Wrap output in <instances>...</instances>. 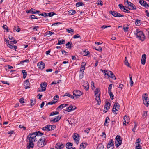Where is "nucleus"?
I'll return each mask as SVG.
<instances>
[{"label": "nucleus", "instance_id": "nucleus-1", "mask_svg": "<svg viewBox=\"0 0 149 149\" xmlns=\"http://www.w3.org/2000/svg\"><path fill=\"white\" fill-rule=\"evenodd\" d=\"M43 134L39 132L29 134L27 136V139L29 142H34L36 141V136L37 135L42 136Z\"/></svg>", "mask_w": 149, "mask_h": 149}, {"label": "nucleus", "instance_id": "nucleus-2", "mask_svg": "<svg viewBox=\"0 0 149 149\" xmlns=\"http://www.w3.org/2000/svg\"><path fill=\"white\" fill-rule=\"evenodd\" d=\"M134 35L136 37L142 41H143L145 38V36L143 33L139 29H137L134 31Z\"/></svg>", "mask_w": 149, "mask_h": 149}, {"label": "nucleus", "instance_id": "nucleus-3", "mask_svg": "<svg viewBox=\"0 0 149 149\" xmlns=\"http://www.w3.org/2000/svg\"><path fill=\"white\" fill-rule=\"evenodd\" d=\"M94 92L95 99L97 102V104L99 105L101 103L100 97L101 94L100 90L97 88L95 90Z\"/></svg>", "mask_w": 149, "mask_h": 149}, {"label": "nucleus", "instance_id": "nucleus-4", "mask_svg": "<svg viewBox=\"0 0 149 149\" xmlns=\"http://www.w3.org/2000/svg\"><path fill=\"white\" fill-rule=\"evenodd\" d=\"M47 140L45 137H42L38 140V146L40 148L44 146L47 143Z\"/></svg>", "mask_w": 149, "mask_h": 149}, {"label": "nucleus", "instance_id": "nucleus-5", "mask_svg": "<svg viewBox=\"0 0 149 149\" xmlns=\"http://www.w3.org/2000/svg\"><path fill=\"white\" fill-rule=\"evenodd\" d=\"M142 97L143 104L146 106L148 107L149 105V101L148 95L146 93L143 94Z\"/></svg>", "mask_w": 149, "mask_h": 149}, {"label": "nucleus", "instance_id": "nucleus-6", "mask_svg": "<svg viewBox=\"0 0 149 149\" xmlns=\"http://www.w3.org/2000/svg\"><path fill=\"white\" fill-rule=\"evenodd\" d=\"M115 139V146L116 147H118L122 144V139L120 136L118 135L116 136Z\"/></svg>", "mask_w": 149, "mask_h": 149}, {"label": "nucleus", "instance_id": "nucleus-7", "mask_svg": "<svg viewBox=\"0 0 149 149\" xmlns=\"http://www.w3.org/2000/svg\"><path fill=\"white\" fill-rule=\"evenodd\" d=\"M54 126L47 125L43 127L42 129L44 131H49L53 130L54 129Z\"/></svg>", "mask_w": 149, "mask_h": 149}, {"label": "nucleus", "instance_id": "nucleus-8", "mask_svg": "<svg viewBox=\"0 0 149 149\" xmlns=\"http://www.w3.org/2000/svg\"><path fill=\"white\" fill-rule=\"evenodd\" d=\"M47 85V83L45 82L42 83L40 84L41 89H38V91L39 92L45 91L46 89V87Z\"/></svg>", "mask_w": 149, "mask_h": 149}, {"label": "nucleus", "instance_id": "nucleus-9", "mask_svg": "<svg viewBox=\"0 0 149 149\" xmlns=\"http://www.w3.org/2000/svg\"><path fill=\"white\" fill-rule=\"evenodd\" d=\"M130 121V119L129 117L127 116L126 115H125L123 119V122L124 125H126Z\"/></svg>", "mask_w": 149, "mask_h": 149}, {"label": "nucleus", "instance_id": "nucleus-10", "mask_svg": "<svg viewBox=\"0 0 149 149\" xmlns=\"http://www.w3.org/2000/svg\"><path fill=\"white\" fill-rule=\"evenodd\" d=\"M7 45L8 47L11 49H15V51H16V49H17V46H14L12 43V41H9L8 43L7 44Z\"/></svg>", "mask_w": 149, "mask_h": 149}, {"label": "nucleus", "instance_id": "nucleus-11", "mask_svg": "<svg viewBox=\"0 0 149 149\" xmlns=\"http://www.w3.org/2000/svg\"><path fill=\"white\" fill-rule=\"evenodd\" d=\"M113 141L111 139L110 140L107 146L108 149H113L114 147Z\"/></svg>", "mask_w": 149, "mask_h": 149}, {"label": "nucleus", "instance_id": "nucleus-12", "mask_svg": "<svg viewBox=\"0 0 149 149\" xmlns=\"http://www.w3.org/2000/svg\"><path fill=\"white\" fill-rule=\"evenodd\" d=\"M73 94L77 98H78L82 94V93L79 90H76L74 91L73 92Z\"/></svg>", "mask_w": 149, "mask_h": 149}, {"label": "nucleus", "instance_id": "nucleus-13", "mask_svg": "<svg viewBox=\"0 0 149 149\" xmlns=\"http://www.w3.org/2000/svg\"><path fill=\"white\" fill-rule=\"evenodd\" d=\"M110 13L115 17H120L123 16L121 15L120 13L115 11H111L110 12Z\"/></svg>", "mask_w": 149, "mask_h": 149}, {"label": "nucleus", "instance_id": "nucleus-14", "mask_svg": "<svg viewBox=\"0 0 149 149\" xmlns=\"http://www.w3.org/2000/svg\"><path fill=\"white\" fill-rule=\"evenodd\" d=\"M76 109V107L75 106H74L72 105H70L66 108V111L68 112H70L75 110Z\"/></svg>", "mask_w": 149, "mask_h": 149}, {"label": "nucleus", "instance_id": "nucleus-15", "mask_svg": "<svg viewBox=\"0 0 149 149\" xmlns=\"http://www.w3.org/2000/svg\"><path fill=\"white\" fill-rule=\"evenodd\" d=\"M64 146V144L61 143H57L55 147L57 149H62Z\"/></svg>", "mask_w": 149, "mask_h": 149}, {"label": "nucleus", "instance_id": "nucleus-16", "mask_svg": "<svg viewBox=\"0 0 149 149\" xmlns=\"http://www.w3.org/2000/svg\"><path fill=\"white\" fill-rule=\"evenodd\" d=\"M73 137L77 144H78L79 140V135L77 133H75L73 135Z\"/></svg>", "mask_w": 149, "mask_h": 149}, {"label": "nucleus", "instance_id": "nucleus-17", "mask_svg": "<svg viewBox=\"0 0 149 149\" xmlns=\"http://www.w3.org/2000/svg\"><path fill=\"white\" fill-rule=\"evenodd\" d=\"M120 107V105L118 103H115L114 104L113 108V111L114 112L118 111Z\"/></svg>", "mask_w": 149, "mask_h": 149}, {"label": "nucleus", "instance_id": "nucleus-18", "mask_svg": "<svg viewBox=\"0 0 149 149\" xmlns=\"http://www.w3.org/2000/svg\"><path fill=\"white\" fill-rule=\"evenodd\" d=\"M37 66L38 68L42 70L45 67V64L42 61H41L38 63Z\"/></svg>", "mask_w": 149, "mask_h": 149}, {"label": "nucleus", "instance_id": "nucleus-19", "mask_svg": "<svg viewBox=\"0 0 149 149\" xmlns=\"http://www.w3.org/2000/svg\"><path fill=\"white\" fill-rule=\"evenodd\" d=\"M82 84H83V86L84 87V89L86 90H88L89 88V84L86 81H83Z\"/></svg>", "mask_w": 149, "mask_h": 149}, {"label": "nucleus", "instance_id": "nucleus-20", "mask_svg": "<svg viewBox=\"0 0 149 149\" xmlns=\"http://www.w3.org/2000/svg\"><path fill=\"white\" fill-rule=\"evenodd\" d=\"M110 104L109 102L107 103L104 105L103 112L105 113L110 108Z\"/></svg>", "mask_w": 149, "mask_h": 149}, {"label": "nucleus", "instance_id": "nucleus-21", "mask_svg": "<svg viewBox=\"0 0 149 149\" xmlns=\"http://www.w3.org/2000/svg\"><path fill=\"white\" fill-rule=\"evenodd\" d=\"M40 12V11L36 10L33 8H31L30 10L26 11V13H32V14H37Z\"/></svg>", "mask_w": 149, "mask_h": 149}, {"label": "nucleus", "instance_id": "nucleus-22", "mask_svg": "<svg viewBox=\"0 0 149 149\" xmlns=\"http://www.w3.org/2000/svg\"><path fill=\"white\" fill-rule=\"evenodd\" d=\"M86 63L85 62H83L82 63L81 65V68H80V72H84L85 69V66L86 65Z\"/></svg>", "mask_w": 149, "mask_h": 149}, {"label": "nucleus", "instance_id": "nucleus-23", "mask_svg": "<svg viewBox=\"0 0 149 149\" xmlns=\"http://www.w3.org/2000/svg\"><path fill=\"white\" fill-rule=\"evenodd\" d=\"M146 55L144 54L142 56L141 60V63L143 65H144L145 64L146 61Z\"/></svg>", "mask_w": 149, "mask_h": 149}, {"label": "nucleus", "instance_id": "nucleus-24", "mask_svg": "<svg viewBox=\"0 0 149 149\" xmlns=\"http://www.w3.org/2000/svg\"><path fill=\"white\" fill-rule=\"evenodd\" d=\"M61 117L59 116L54 117L51 119V121L54 122H57L60 120Z\"/></svg>", "mask_w": 149, "mask_h": 149}, {"label": "nucleus", "instance_id": "nucleus-25", "mask_svg": "<svg viewBox=\"0 0 149 149\" xmlns=\"http://www.w3.org/2000/svg\"><path fill=\"white\" fill-rule=\"evenodd\" d=\"M139 3L142 6L146 8H148L149 6L147 3L145 1L143 0H140L139 1Z\"/></svg>", "mask_w": 149, "mask_h": 149}, {"label": "nucleus", "instance_id": "nucleus-26", "mask_svg": "<svg viewBox=\"0 0 149 149\" xmlns=\"http://www.w3.org/2000/svg\"><path fill=\"white\" fill-rule=\"evenodd\" d=\"M24 86L25 88L26 89L30 88L29 82L28 80H27L24 81Z\"/></svg>", "mask_w": 149, "mask_h": 149}, {"label": "nucleus", "instance_id": "nucleus-27", "mask_svg": "<svg viewBox=\"0 0 149 149\" xmlns=\"http://www.w3.org/2000/svg\"><path fill=\"white\" fill-rule=\"evenodd\" d=\"M103 72L104 73V75H107L109 77H110L111 74L112 73V72L109 70H102Z\"/></svg>", "mask_w": 149, "mask_h": 149}, {"label": "nucleus", "instance_id": "nucleus-28", "mask_svg": "<svg viewBox=\"0 0 149 149\" xmlns=\"http://www.w3.org/2000/svg\"><path fill=\"white\" fill-rule=\"evenodd\" d=\"M130 26L128 24H126L123 26V29L124 32H127L128 31Z\"/></svg>", "mask_w": 149, "mask_h": 149}, {"label": "nucleus", "instance_id": "nucleus-29", "mask_svg": "<svg viewBox=\"0 0 149 149\" xmlns=\"http://www.w3.org/2000/svg\"><path fill=\"white\" fill-rule=\"evenodd\" d=\"M127 4L131 7L130 8L131 10H135L136 9V6L132 3L130 2H127Z\"/></svg>", "mask_w": 149, "mask_h": 149}, {"label": "nucleus", "instance_id": "nucleus-30", "mask_svg": "<svg viewBox=\"0 0 149 149\" xmlns=\"http://www.w3.org/2000/svg\"><path fill=\"white\" fill-rule=\"evenodd\" d=\"M72 143H68L66 144V146L67 149H72L73 148H75L74 147L72 148Z\"/></svg>", "mask_w": 149, "mask_h": 149}, {"label": "nucleus", "instance_id": "nucleus-31", "mask_svg": "<svg viewBox=\"0 0 149 149\" xmlns=\"http://www.w3.org/2000/svg\"><path fill=\"white\" fill-rule=\"evenodd\" d=\"M67 106V104H61L56 109L58 110H61L63 108L66 107Z\"/></svg>", "mask_w": 149, "mask_h": 149}, {"label": "nucleus", "instance_id": "nucleus-32", "mask_svg": "<svg viewBox=\"0 0 149 149\" xmlns=\"http://www.w3.org/2000/svg\"><path fill=\"white\" fill-rule=\"evenodd\" d=\"M87 145L86 143H83L80 145L79 149H84Z\"/></svg>", "mask_w": 149, "mask_h": 149}, {"label": "nucleus", "instance_id": "nucleus-33", "mask_svg": "<svg viewBox=\"0 0 149 149\" xmlns=\"http://www.w3.org/2000/svg\"><path fill=\"white\" fill-rule=\"evenodd\" d=\"M142 23L141 21L138 19H136L135 22V24L137 26H140Z\"/></svg>", "mask_w": 149, "mask_h": 149}, {"label": "nucleus", "instance_id": "nucleus-34", "mask_svg": "<svg viewBox=\"0 0 149 149\" xmlns=\"http://www.w3.org/2000/svg\"><path fill=\"white\" fill-rule=\"evenodd\" d=\"M68 14L70 15H72L76 13V11L74 10H70L68 11Z\"/></svg>", "mask_w": 149, "mask_h": 149}, {"label": "nucleus", "instance_id": "nucleus-35", "mask_svg": "<svg viewBox=\"0 0 149 149\" xmlns=\"http://www.w3.org/2000/svg\"><path fill=\"white\" fill-rule=\"evenodd\" d=\"M36 103V100L35 98H32L31 99V105H34Z\"/></svg>", "mask_w": 149, "mask_h": 149}, {"label": "nucleus", "instance_id": "nucleus-36", "mask_svg": "<svg viewBox=\"0 0 149 149\" xmlns=\"http://www.w3.org/2000/svg\"><path fill=\"white\" fill-rule=\"evenodd\" d=\"M110 121V119L109 117H107L106 118L104 122V125L107 126L108 125V123Z\"/></svg>", "mask_w": 149, "mask_h": 149}, {"label": "nucleus", "instance_id": "nucleus-37", "mask_svg": "<svg viewBox=\"0 0 149 149\" xmlns=\"http://www.w3.org/2000/svg\"><path fill=\"white\" fill-rule=\"evenodd\" d=\"M89 54V52L87 50H85L83 52L82 54L84 56H87Z\"/></svg>", "mask_w": 149, "mask_h": 149}, {"label": "nucleus", "instance_id": "nucleus-38", "mask_svg": "<svg viewBox=\"0 0 149 149\" xmlns=\"http://www.w3.org/2000/svg\"><path fill=\"white\" fill-rule=\"evenodd\" d=\"M124 63L125 65L127 66L128 67H129V64L127 58V57H125V58Z\"/></svg>", "mask_w": 149, "mask_h": 149}, {"label": "nucleus", "instance_id": "nucleus-39", "mask_svg": "<svg viewBox=\"0 0 149 149\" xmlns=\"http://www.w3.org/2000/svg\"><path fill=\"white\" fill-rule=\"evenodd\" d=\"M130 77V85L131 86H133V82L132 79V77L130 75H129Z\"/></svg>", "mask_w": 149, "mask_h": 149}, {"label": "nucleus", "instance_id": "nucleus-40", "mask_svg": "<svg viewBox=\"0 0 149 149\" xmlns=\"http://www.w3.org/2000/svg\"><path fill=\"white\" fill-rule=\"evenodd\" d=\"M22 72L23 74V78L24 79L26 78V77L27 76V72H26V71L25 70H22Z\"/></svg>", "mask_w": 149, "mask_h": 149}, {"label": "nucleus", "instance_id": "nucleus-41", "mask_svg": "<svg viewBox=\"0 0 149 149\" xmlns=\"http://www.w3.org/2000/svg\"><path fill=\"white\" fill-rule=\"evenodd\" d=\"M33 142H29V143L27 145V148H33L34 147Z\"/></svg>", "mask_w": 149, "mask_h": 149}, {"label": "nucleus", "instance_id": "nucleus-42", "mask_svg": "<svg viewBox=\"0 0 149 149\" xmlns=\"http://www.w3.org/2000/svg\"><path fill=\"white\" fill-rule=\"evenodd\" d=\"M97 149H104V148L102 144H100L97 146Z\"/></svg>", "mask_w": 149, "mask_h": 149}, {"label": "nucleus", "instance_id": "nucleus-43", "mask_svg": "<svg viewBox=\"0 0 149 149\" xmlns=\"http://www.w3.org/2000/svg\"><path fill=\"white\" fill-rule=\"evenodd\" d=\"M47 16H48L49 17H51L55 15V13L53 12H51L49 13H47Z\"/></svg>", "mask_w": 149, "mask_h": 149}, {"label": "nucleus", "instance_id": "nucleus-44", "mask_svg": "<svg viewBox=\"0 0 149 149\" xmlns=\"http://www.w3.org/2000/svg\"><path fill=\"white\" fill-rule=\"evenodd\" d=\"M109 95L110 96V98L112 100H113L114 97L113 94L111 92L108 93Z\"/></svg>", "mask_w": 149, "mask_h": 149}, {"label": "nucleus", "instance_id": "nucleus-45", "mask_svg": "<svg viewBox=\"0 0 149 149\" xmlns=\"http://www.w3.org/2000/svg\"><path fill=\"white\" fill-rule=\"evenodd\" d=\"M59 114V112H58L57 111H55L52 112L50 115V116H53L55 115H56Z\"/></svg>", "mask_w": 149, "mask_h": 149}, {"label": "nucleus", "instance_id": "nucleus-46", "mask_svg": "<svg viewBox=\"0 0 149 149\" xmlns=\"http://www.w3.org/2000/svg\"><path fill=\"white\" fill-rule=\"evenodd\" d=\"M65 43V40H59L58 41V43L57 44V45H60L61 44H64Z\"/></svg>", "mask_w": 149, "mask_h": 149}, {"label": "nucleus", "instance_id": "nucleus-47", "mask_svg": "<svg viewBox=\"0 0 149 149\" xmlns=\"http://www.w3.org/2000/svg\"><path fill=\"white\" fill-rule=\"evenodd\" d=\"M83 5H84L83 3L81 2H79L76 4V6L77 7H78L80 6H82Z\"/></svg>", "mask_w": 149, "mask_h": 149}, {"label": "nucleus", "instance_id": "nucleus-48", "mask_svg": "<svg viewBox=\"0 0 149 149\" xmlns=\"http://www.w3.org/2000/svg\"><path fill=\"white\" fill-rule=\"evenodd\" d=\"M112 84H110L109 86L108 87V93L111 92V89H112Z\"/></svg>", "mask_w": 149, "mask_h": 149}, {"label": "nucleus", "instance_id": "nucleus-49", "mask_svg": "<svg viewBox=\"0 0 149 149\" xmlns=\"http://www.w3.org/2000/svg\"><path fill=\"white\" fill-rule=\"evenodd\" d=\"M91 88L92 90L95 89V86L94 85V83L93 81H91Z\"/></svg>", "mask_w": 149, "mask_h": 149}, {"label": "nucleus", "instance_id": "nucleus-50", "mask_svg": "<svg viewBox=\"0 0 149 149\" xmlns=\"http://www.w3.org/2000/svg\"><path fill=\"white\" fill-rule=\"evenodd\" d=\"M147 115V112L144 111L143 114V119H145L146 118Z\"/></svg>", "mask_w": 149, "mask_h": 149}, {"label": "nucleus", "instance_id": "nucleus-51", "mask_svg": "<svg viewBox=\"0 0 149 149\" xmlns=\"http://www.w3.org/2000/svg\"><path fill=\"white\" fill-rule=\"evenodd\" d=\"M56 102V101H52L51 102H49L46 105H47V104H49V105H52L53 104Z\"/></svg>", "mask_w": 149, "mask_h": 149}, {"label": "nucleus", "instance_id": "nucleus-52", "mask_svg": "<svg viewBox=\"0 0 149 149\" xmlns=\"http://www.w3.org/2000/svg\"><path fill=\"white\" fill-rule=\"evenodd\" d=\"M122 9L121 10L123 11L124 12L128 13L129 12V10L128 9L125 8L124 6L123 7Z\"/></svg>", "mask_w": 149, "mask_h": 149}, {"label": "nucleus", "instance_id": "nucleus-53", "mask_svg": "<svg viewBox=\"0 0 149 149\" xmlns=\"http://www.w3.org/2000/svg\"><path fill=\"white\" fill-rule=\"evenodd\" d=\"M65 96H66L69 97L72 99L74 98V97L72 95H70L69 93H66L65 94Z\"/></svg>", "mask_w": 149, "mask_h": 149}, {"label": "nucleus", "instance_id": "nucleus-54", "mask_svg": "<svg viewBox=\"0 0 149 149\" xmlns=\"http://www.w3.org/2000/svg\"><path fill=\"white\" fill-rule=\"evenodd\" d=\"M109 77H110L111 78H112L113 79L115 80L116 79V78L115 77L114 74L113 72H112Z\"/></svg>", "mask_w": 149, "mask_h": 149}, {"label": "nucleus", "instance_id": "nucleus-55", "mask_svg": "<svg viewBox=\"0 0 149 149\" xmlns=\"http://www.w3.org/2000/svg\"><path fill=\"white\" fill-rule=\"evenodd\" d=\"M97 4L98 5H100L102 6L103 5V2L101 0H98L97 1Z\"/></svg>", "mask_w": 149, "mask_h": 149}, {"label": "nucleus", "instance_id": "nucleus-56", "mask_svg": "<svg viewBox=\"0 0 149 149\" xmlns=\"http://www.w3.org/2000/svg\"><path fill=\"white\" fill-rule=\"evenodd\" d=\"M80 72V74L79 75V78L80 79H81L84 76V72Z\"/></svg>", "mask_w": 149, "mask_h": 149}, {"label": "nucleus", "instance_id": "nucleus-57", "mask_svg": "<svg viewBox=\"0 0 149 149\" xmlns=\"http://www.w3.org/2000/svg\"><path fill=\"white\" fill-rule=\"evenodd\" d=\"M135 148L136 149H142L141 146L139 144L136 145Z\"/></svg>", "mask_w": 149, "mask_h": 149}, {"label": "nucleus", "instance_id": "nucleus-58", "mask_svg": "<svg viewBox=\"0 0 149 149\" xmlns=\"http://www.w3.org/2000/svg\"><path fill=\"white\" fill-rule=\"evenodd\" d=\"M67 31L68 33H73L74 31L72 29H67Z\"/></svg>", "mask_w": 149, "mask_h": 149}, {"label": "nucleus", "instance_id": "nucleus-59", "mask_svg": "<svg viewBox=\"0 0 149 149\" xmlns=\"http://www.w3.org/2000/svg\"><path fill=\"white\" fill-rule=\"evenodd\" d=\"M59 98V96L58 95H56L55 96L54 98V101H56V102H57V101Z\"/></svg>", "mask_w": 149, "mask_h": 149}, {"label": "nucleus", "instance_id": "nucleus-60", "mask_svg": "<svg viewBox=\"0 0 149 149\" xmlns=\"http://www.w3.org/2000/svg\"><path fill=\"white\" fill-rule=\"evenodd\" d=\"M31 18L32 19H38V18L36 17L34 15H32L31 16Z\"/></svg>", "mask_w": 149, "mask_h": 149}, {"label": "nucleus", "instance_id": "nucleus-61", "mask_svg": "<svg viewBox=\"0 0 149 149\" xmlns=\"http://www.w3.org/2000/svg\"><path fill=\"white\" fill-rule=\"evenodd\" d=\"M80 36L79 34H76L74 36L73 38L74 39H76L80 38Z\"/></svg>", "mask_w": 149, "mask_h": 149}, {"label": "nucleus", "instance_id": "nucleus-62", "mask_svg": "<svg viewBox=\"0 0 149 149\" xmlns=\"http://www.w3.org/2000/svg\"><path fill=\"white\" fill-rule=\"evenodd\" d=\"M47 13H43L42 14H39V16H44L45 17L47 16Z\"/></svg>", "mask_w": 149, "mask_h": 149}, {"label": "nucleus", "instance_id": "nucleus-63", "mask_svg": "<svg viewBox=\"0 0 149 149\" xmlns=\"http://www.w3.org/2000/svg\"><path fill=\"white\" fill-rule=\"evenodd\" d=\"M54 34V33L51 31H49L47 33L46 35L51 36Z\"/></svg>", "mask_w": 149, "mask_h": 149}, {"label": "nucleus", "instance_id": "nucleus-64", "mask_svg": "<svg viewBox=\"0 0 149 149\" xmlns=\"http://www.w3.org/2000/svg\"><path fill=\"white\" fill-rule=\"evenodd\" d=\"M3 28L4 29L6 30L7 32H8V27L6 25H3Z\"/></svg>", "mask_w": 149, "mask_h": 149}]
</instances>
